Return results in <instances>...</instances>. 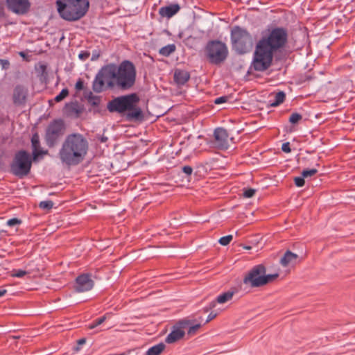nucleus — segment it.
Returning <instances> with one entry per match:
<instances>
[{
  "mask_svg": "<svg viewBox=\"0 0 355 355\" xmlns=\"http://www.w3.org/2000/svg\"><path fill=\"white\" fill-rule=\"evenodd\" d=\"M173 78L177 85H183L189 80L190 75L187 71L175 69Z\"/></svg>",
  "mask_w": 355,
  "mask_h": 355,
  "instance_id": "obj_19",
  "label": "nucleus"
},
{
  "mask_svg": "<svg viewBox=\"0 0 355 355\" xmlns=\"http://www.w3.org/2000/svg\"><path fill=\"white\" fill-rule=\"evenodd\" d=\"M182 171L185 174L190 175H191V173L193 172V168L189 166H184L182 167Z\"/></svg>",
  "mask_w": 355,
  "mask_h": 355,
  "instance_id": "obj_39",
  "label": "nucleus"
},
{
  "mask_svg": "<svg viewBox=\"0 0 355 355\" xmlns=\"http://www.w3.org/2000/svg\"><path fill=\"white\" fill-rule=\"evenodd\" d=\"M180 9L178 4H172L168 6L162 7L159 9V15L164 17L171 18L175 15Z\"/></svg>",
  "mask_w": 355,
  "mask_h": 355,
  "instance_id": "obj_20",
  "label": "nucleus"
},
{
  "mask_svg": "<svg viewBox=\"0 0 355 355\" xmlns=\"http://www.w3.org/2000/svg\"><path fill=\"white\" fill-rule=\"evenodd\" d=\"M217 313H214V312H211L208 317H207V319L206 320V323L207 322H209V321L212 320L214 318H215L217 315Z\"/></svg>",
  "mask_w": 355,
  "mask_h": 355,
  "instance_id": "obj_41",
  "label": "nucleus"
},
{
  "mask_svg": "<svg viewBox=\"0 0 355 355\" xmlns=\"http://www.w3.org/2000/svg\"><path fill=\"white\" fill-rule=\"evenodd\" d=\"M64 129L63 122L60 120L51 123L46 130V140L49 146H53L57 139L62 135Z\"/></svg>",
  "mask_w": 355,
  "mask_h": 355,
  "instance_id": "obj_12",
  "label": "nucleus"
},
{
  "mask_svg": "<svg viewBox=\"0 0 355 355\" xmlns=\"http://www.w3.org/2000/svg\"><path fill=\"white\" fill-rule=\"evenodd\" d=\"M256 193V190L252 188L243 189V196L247 198H252Z\"/></svg>",
  "mask_w": 355,
  "mask_h": 355,
  "instance_id": "obj_34",
  "label": "nucleus"
},
{
  "mask_svg": "<svg viewBox=\"0 0 355 355\" xmlns=\"http://www.w3.org/2000/svg\"><path fill=\"white\" fill-rule=\"evenodd\" d=\"M94 282L89 274H82L76 279L74 289L78 293L87 292L92 289Z\"/></svg>",
  "mask_w": 355,
  "mask_h": 355,
  "instance_id": "obj_13",
  "label": "nucleus"
},
{
  "mask_svg": "<svg viewBox=\"0 0 355 355\" xmlns=\"http://www.w3.org/2000/svg\"><path fill=\"white\" fill-rule=\"evenodd\" d=\"M175 51V46L174 44H168L166 46L162 47L159 50V53L164 55L168 56Z\"/></svg>",
  "mask_w": 355,
  "mask_h": 355,
  "instance_id": "obj_25",
  "label": "nucleus"
},
{
  "mask_svg": "<svg viewBox=\"0 0 355 355\" xmlns=\"http://www.w3.org/2000/svg\"><path fill=\"white\" fill-rule=\"evenodd\" d=\"M302 116L301 114L298 113H293L289 118V122L293 124L297 123L300 121H301Z\"/></svg>",
  "mask_w": 355,
  "mask_h": 355,
  "instance_id": "obj_27",
  "label": "nucleus"
},
{
  "mask_svg": "<svg viewBox=\"0 0 355 355\" xmlns=\"http://www.w3.org/2000/svg\"><path fill=\"white\" fill-rule=\"evenodd\" d=\"M189 324V320H183L178 322L172 327L171 331L166 336L165 342L168 344H173L181 340L184 336Z\"/></svg>",
  "mask_w": 355,
  "mask_h": 355,
  "instance_id": "obj_11",
  "label": "nucleus"
},
{
  "mask_svg": "<svg viewBox=\"0 0 355 355\" xmlns=\"http://www.w3.org/2000/svg\"><path fill=\"white\" fill-rule=\"evenodd\" d=\"M57 10L60 17L67 21L83 17L89 8L88 0H57Z\"/></svg>",
  "mask_w": 355,
  "mask_h": 355,
  "instance_id": "obj_4",
  "label": "nucleus"
},
{
  "mask_svg": "<svg viewBox=\"0 0 355 355\" xmlns=\"http://www.w3.org/2000/svg\"><path fill=\"white\" fill-rule=\"evenodd\" d=\"M89 53L87 52H82L79 54V58L83 60H85L89 58Z\"/></svg>",
  "mask_w": 355,
  "mask_h": 355,
  "instance_id": "obj_42",
  "label": "nucleus"
},
{
  "mask_svg": "<svg viewBox=\"0 0 355 355\" xmlns=\"http://www.w3.org/2000/svg\"><path fill=\"white\" fill-rule=\"evenodd\" d=\"M8 8L17 14L26 13L30 7L28 0H6Z\"/></svg>",
  "mask_w": 355,
  "mask_h": 355,
  "instance_id": "obj_15",
  "label": "nucleus"
},
{
  "mask_svg": "<svg viewBox=\"0 0 355 355\" xmlns=\"http://www.w3.org/2000/svg\"><path fill=\"white\" fill-rule=\"evenodd\" d=\"M88 103L92 106H98L101 103V98L99 96L94 95L92 92H90L87 97Z\"/></svg>",
  "mask_w": 355,
  "mask_h": 355,
  "instance_id": "obj_26",
  "label": "nucleus"
},
{
  "mask_svg": "<svg viewBox=\"0 0 355 355\" xmlns=\"http://www.w3.org/2000/svg\"><path fill=\"white\" fill-rule=\"evenodd\" d=\"M285 93L284 92H279L275 95V101L271 103V105L277 107L282 103L285 100Z\"/></svg>",
  "mask_w": 355,
  "mask_h": 355,
  "instance_id": "obj_24",
  "label": "nucleus"
},
{
  "mask_svg": "<svg viewBox=\"0 0 355 355\" xmlns=\"http://www.w3.org/2000/svg\"><path fill=\"white\" fill-rule=\"evenodd\" d=\"M231 42L232 49L239 54L249 52L253 46L251 35L240 26H234L231 30Z\"/></svg>",
  "mask_w": 355,
  "mask_h": 355,
  "instance_id": "obj_7",
  "label": "nucleus"
},
{
  "mask_svg": "<svg viewBox=\"0 0 355 355\" xmlns=\"http://www.w3.org/2000/svg\"><path fill=\"white\" fill-rule=\"evenodd\" d=\"M69 94V91L67 89H63L60 93L57 95L55 98V101L56 102H60L62 101L64 98H66Z\"/></svg>",
  "mask_w": 355,
  "mask_h": 355,
  "instance_id": "obj_29",
  "label": "nucleus"
},
{
  "mask_svg": "<svg viewBox=\"0 0 355 355\" xmlns=\"http://www.w3.org/2000/svg\"><path fill=\"white\" fill-rule=\"evenodd\" d=\"M227 101V96H220L215 99L214 103L217 105L225 103Z\"/></svg>",
  "mask_w": 355,
  "mask_h": 355,
  "instance_id": "obj_38",
  "label": "nucleus"
},
{
  "mask_svg": "<svg viewBox=\"0 0 355 355\" xmlns=\"http://www.w3.org/2000/svg\"><path fill=\"white\" fill-rule=\"evenodd\" d=\"M234 293L233 291H227L219 295L215 301H212L209 304L208 306H205L203 310L205 313L208 312L216 306V303L224 304L231 300L234 296Z\"/></svg>",
  "mask_w": 355,
  "mask_h": 355,
  "instance_id": "obj_16",
  "label": "nucleus"
},
{
  "mask_svg": "<svg viewBox=\"0 0 355 355\" xmlns=\"http://www.w3.org/2000/svg\"><path fill=\"white\" fill-rule=\"evenodd\" d=\"M214 144L218 149H227L229 148L230 138L227 130L223 128H218L214 132Z\"/></svg>",
  "mask_w": 355,
  "mask_h": 355,
  "instance_id": "obj_14",
  "label": "nucleus"
},
{
  "mask_svg": "<svg viewBox=\"0 0 355 355\" xmlns=\"http://www.w3.org/2000/svg\"><path fill=\"white\" fill-rule=\"evenodd\" d=\"M139 98L136 94H130L116 97L109 102L107 109L110 112L124 113L128 111L127 118L130 120L141 119L142 111L137 106Z\"/></svg>",
  "mask_w": 355,
  "mask_h": 355,
  "instance_id": "obj_3",
  "label": "nucleus"
},
{
  "mask_svg": "<svg viewBox=\"0 0 355 355\" xmlns=\"http://www.w3.org/2000/svg\"><path fill=\"white\" fill-rule=\"evenodd\" d=\"M31 143L33 148V159L35 160L37 158V157L41 154V153L39 152L38 150V148H40V139L37 134H35L33 135L31 139Z\"/></svg>",
  "mask_w": 355,
  "mask_h": 355,
  "instance_id": "obj_21",
  "label": "nucleus"
},
{
  "mask_svg": "<svg viewBox=\"0 0 355 355\" xmlns=\"http://www.w3.org/2000/svg\"><path fill=\"white\" fill-rule=\"evenodd\" d=\"M207 53L211 62L218 64L223 62L227 56V46L220 41H211L208 43Z\"/></svg>",
  "mask_w": 355,
  "mask_h": 355,
  "instance_id": "obj_10",
  "label": "nucleus"
},
{
  "mask_svg": "<svg viewBox=\"0 0 355 355\" xmlns=\"http://www.w3.org/2000/svg\"><path fill=\"white\" fill-rule=\"evenodd\" d=\"M189 325H190V324ZM200 324H195V325L191 326V327L188 326V327L186 330H187L188 335L193 336L196 334V332L200 329Z\"/></svg>",
  "mask_w": 355,
  "mask_h": 355,
  "instance_id": "obj_28",
  "label": "nucleus"
},
{
  "mask_svg": "<svg viewBox=\"0 0 355 355\" xmlns=\"http://www.w3.org/2000/svg\"><path fill=\"white\" fill-rule=\"evenodd\" d=\"M32 159L28 153L25 150L17 152L10 164L11 173L19 178L27 175L31 168Z\"/></svg>",
  "mask_w": 355,
  "mask_h": 355,
  "instance_id": "obj_9",
  "label": "nucleus"
},
{
  "mask_svg": "<svg viewBox=\"0 0 355 355\" xmlns=\"http://www.w3.org/2000/svg\"><path fill=\"white\" fill-rule=\"evenodd\" d=\"M282 150L283 152L289 153L291 151V149L290 148V144L289 142L284 143L282 146Z\"/></svg>",
  "mask_w": 355,
  "mask_h": 355,
  "instance_id": "obj_37",
  "label": "nucleus"
},
{
  "mask_svg": "<svg viewBox=\"0 0 355 355\" xmlns=\"http://www.w3.org/2000/svg\"><path fill=\"white\" fill-rule=\"evenodd\" d=\"M299 261V257L289 250H287L280 259L283 267H293Z\"/></svg>",
  "mask_w": 355,
  "mask_h": 355,
  "instance_id": "obj_17",
  "label": "nucleus"
},
{
  "mask_svg": "<svg viewBox=\"0 0 355 355\" xmlns=\"http://www.w3.org/2000/svg\"><path fill=\"white\" fill-rule=\"evenodd\" d=\"M27 89L21 85L17 86L13 92V101L15 104L21 105L25 103Z\"/></svg>",
  "mask_w": 355,
  "mask_h": 355,
  "instance_id": "obj_18",
  "label": "nucleus"
},
{
  "mask_svg": "<svg viewBox=\"0 0 355 355\" xmlns=\"http://www.w3.org/2000/svg\"><path fill=\"white\" fill-rule=\"evenodd\" d=\"M85 343V339L83 338V339H80L78 340V344L79 345H83Z\"/></svg>",
  "mask_w": 355,
  "mask_h": 355,
  "instance_id": "obj_45",
  "label": "nucleus"
},
{
  "mask_svg": "<svg viewBox=\"0 0 355 355\" xmlns=\"http://www.w3.org/2000/svg\"><path fill=\"white\" fill-rule=\"evenodd\" d=\"M3 15V6L1 2H0V17Z\"/></svg>",
  "mask_w": 355,
  "mask_h": 355,
  "instance_id": "obj_44",
  "label": "nucleus"
},
{
  "mask_svg": "<svg viewBox=\"0 0 355 355\" xmlns=\"http://www.w3.org/2000/svg\"><path fill=\"white\" fill-rule=\"evenodd\" d=\"M232 239H233L232 235H227V236L221 237L219 239L218 242L220 245L225 246V245H228L232 241Z\"/></svg>",
  "mask_w": 355,
  "mask_h": 355,
  "instance_id": "obj_30",
  "label": "nucleus"
},
{
  "mask_svg": "<svg viewBox=\"0 0 355 355\" xmlns=\"http://www.w3.org/2000/svg\"><path fill=\"white\" fill-rule=\"evenodd\" d=\"M116 87L115 64H109L101 69L96 75L92 83V89L95 92Z\"/></svg>",
  "mask_w": 355,
  "mask_h": 355,
  "instance_id": "obj_6",
  "label": "nucleus"
},
{
  "mask_svg": "<svg viewBox=\"0 0 355 355\" xmlns=\"http://www.w3.org/2000/svg\"><path fill=\"white\" fill-rule=\"evenodd\" d=\"M287 40L286 31L281 28L272 30L257 44L252 63L257 71H264L272 64L274 53L283 47Z\"/></svg>",
  "mask_w": 355,
  "mask_h": 355,
  "instance_id": "obj_1",
  "label": "nucleus"
},
{
  "mask_svg": "<svg viewBox=\"0 0 355 355\" xmlns=\"http://www.w3.org/2000/svg\"><path fill=\"white\" fill-rule=\"evenodd\" d=\"M245 248L247 249V250H250L251 248V247L248 246V247H245Z\"/></svg>",
  "mask_w": 355,
  "mask_h": 355,
  "instance_id": "obj_46",
  "label": "nucleus"
},
{
  "mask_svg": "<svg viewBox=\"0 0 355 355\" xmlns=\"http://www.w3.org/2000/svg\"><path fill=\"white\" fill-rule=\"evenodd\" d=\"M28 272L23 270H12L11 272V276L14 277H23Z\"/></svg>",
  "mask_w": 355,
  "mask_h": 355,
  "instance_id": "obj_33",
  "label": "nucleus"
},
{
  "mask_svg": "<svg viewBox=\"0 0 355 355\" xmlns=\"http://www.w3.org/2000/svg\"><path fill=\"white\" fill-rule=\"evenodd\" d=\"M21 221L17 218H11L7 221V225L10 227H13L20 224Z\"/></svg>",
  "mask_w": 355,
  "mask_h": 355,
  "instance_id": "obj_36",
  "label": "nucleus"
},
{
  "mask_svg": "<svg viewBox=\"0 0 355 355\" xmlns=\"http://www.w3.org/2000/svg\"><path fill=\"white\" fill-rule=\"evenodd\" d=\"M266 268L263 265L255 266L246 274L243 283L251 287H260L274 281L279 276L278 273L266 275Z\"/></svg>",
  "mask_w": 355,
  "mask_h": 355,
  "instance_id": "obj_8",
  "label": "nucleus"
},
{
  "mask_svg": "<svg viewBox=\"0 0 355 355\" xmlns=\"http://www.w3.org/2000/svg\"><path fill=\"white\" fill-rule=\"evenodd\" d=\"M166 346L164 343H160L157 345H155L151 347H150L146 354V355H160L163 351L164 350Z\"/></svg>",
  "mask_w": 355,
  "mask_h": 355,
  "instance_id": "obj_22",
  "label": "nucleus"
},
{
  "mask_svg": "<svg viewBox=\"0 0 355 355\" xmlns=\"http://www.w3.org/2000/svg\"><path fill=\"white\" fill-rule=\"evenodd\" d=\"M7 291L4 288H0V297L6 293Z\"/></svg>",
  "mask_w": 355,
  "mask_h": 355,
  "instance_id": "obj_43",
  "label": "nucleus"
},
{
  "mask_svg": "<svg viewBox=\"0 0 355 355\" xmlns=\"http://www.w3.org/2000/svg\"><path fill=\"white\" fill-rule=\"evenodd\" d=\"M75 87L77 90H82L83 89V82L79 79L76 83Z\"/></svg>",
  "mask_w": 355,
  "mask_h": 355,
  "instance_id": "obj_40",
  "label": "nucleus"
},
{
  "mask_svg": "<svg viewBox=\"0 0 355 355\" xmlns=\"http://www.w3.org/2000/svg\"><path fill=\"white\" fill-rule=\"evenodd\" d=\"M116 87L122 90L132 88L136 81V68L132 62L124 60L119 65L115 64Z\"/></svg>",
  "mask_w": 355,
  "mask_h": 355,
  "instance_id": "obj_5",
  "label": "nucleus"
},
{
  "mask_svg": "<svg viewBox=\"0 0 355 355\" xmlns=\"http://www.w3.org/2000/svg\"><path fill=\"white\" fill-rule=\"evenodd\" d=\"M88 141L81 134H70L65 138L59 151L61 162L67 166L80 164L87 155Z\"/></svg>",
  "mask_w": 355,
  "mask_h": 355,
  "instance_id": "obj_2",
  "label": "nucleus"
},
{
  "mask_svg": "<svg viewBox=\"0 0 355 355\" xmlns=\"http://www.w3.org/2000/svg\"><path fill=\"white\" fill-rule=\"evenodd\" d=\"M295 184L297 187H301L304 185V178L302 177H296L294 179Z\"/></svg>",
  "mask_w": 355,
  "mask_h": 355,
  "instance_id": "obj_35",
  "label": "nucleus"
},
{
  "mask_svg": "<svg viewBox=\"0 0 355 355\" xmlns=\"http://www.w3.org/2000/svg\"><path fill=\"white\" fill-rule=\"evenodd\" d=\"M110 318V313H106L103 316H102V317H101L99 318H97L96 320L93 321V322L89 324V326H88V328L90 329H94L96 327H98V326L101 325V324H103L105 321V320H107V318Z\"/></svg>",
  "mask_w": 355,
  "mask_h": 355,
  "instance_id": "obj_23",
  "label": "nucleus"
},
{
  "mask_svg": "<svg viewBox=\"0 0 355 355\" xmlns=\"http://www.w3.org/2000/svg\"><path fill=\"white\" fill-rule=\"evenodd\" d=\"M40 207L43 209H50L53 206V202L51 200H45L40 202Z\"/></svg>",
  "mask_w": 355,
  "mask_h": 355,
  "instance_id": "obj_32",
  "label": "nucleus"
},
{
  "mask_svg": "<svg viewBox=\"0 0 355 355\" xmlns=\"http://www.w3.org/2000/svg\"><path fill=\"white\" fill-rule=\"evenodd\" d=\"M317 172L318 170L315 168L306 169L302 172V175L303 176V178H306L314 175L315 174L317 173Z\"/></svg>",
  "mask_w": 355,
  "mask_h": 355,
  "instance_id": "obj_31",
  "label": "nucleus"
}]
</instances>
